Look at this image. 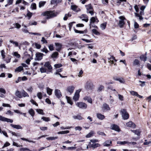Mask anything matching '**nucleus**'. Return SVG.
Masks as SVG:
<instances>
[{
  "mask_svg": "<svg viewBox=\"0 0 151 151\" xmlns=\"http://www.w3.org/2000/svg\"><path fill=\"white\" fill-rule=\"evenodd\" d=\"M36 111L39 114L42 115H44V114L43 112V110L41 109H37Z\"/></svg>",
  "mask_w": 151,
  "mask_h": 151,
  "instance_id": "45",
  "label": "nucleus"
},
{
  "mask_svg": "<svg viewBox=\"0 0 151 151\" xmlns=\"http://www.w3.org/2000/svg\"><path fill=\"white\" fill-rule=\"evenodd\" d=\"M74 31L76 33H79L80 34H86L87 32V30L86 29L83 31H79L76 30V29H74Z\"/></svg>",
  "mask_w": 151,
  "mask_h": 151,
  "instance_id": "24",
  "label": "nucleus"
},
{
  "mask_svg": "<svg viewBox=\"0 0 151 151\" xmlns=\"http://www.w3.org/2000/svg\"><path fill=\"white\" fill-rule=\"evenodd\" d=\"M76 106L80 108L85 109L87 108V104L83 102H78L76 104Z\"/></svg>",
  "mask_w": 151,
  "mask_h": 151,
  "instance_id": "5",
  "label": "nucleus"
},
{
  "mask_svg": "<svg viewBox=\"0 0 151 151\" xmlns=\"http://www.w3.org/2000/svg\"><path fill=\"white\" fill-rule=\"evenodd\" d=\"M120 19L119 24V25L121 28L122 27L124 24V20L125 19V18L123 16H120L119 17Z\"/></svg>",
  "mask_w": 151,
  "mask_h": 151,
  "instance_id": "6",
  "label": "nucleus"
},
{
  "mask_svg": "<svg viewBox=\"0 0 151 151\" xmlns=\"http://www.w3.org/2000/svg\"><path fill=\"white\" fill-rule=\"evenodd\" d=\"M92 31L93 33L96 35H99L100 34V33L96 29H93Z\"/></svg>",
  "mask_w": 151,
  "mask_h": 151,
  "instance_id": "44",
  "label": "nucleus"
},
{
  "mask_svg": "<svg viewBox=\"0 0 151 151\" xmlns=\"http://www.w3.org/2000/svg\"><path fill=\"white\" fill-rule=\"evenodd\" d=\"M100 145L98 143H94L91 145V147L93 148H95L100 146Z\"/></svg>",
  "mask_w": 151,
  "mask_h": 151,
  "instance_id": "36",
  "label": "nucleus"
},
{
  "mask_svg": "<svg viewBox=\"0 0 151 151\" xmlns=\"http://www.w3.org/2000/svg\"><path fill=\"white\" fill-rule=\"evenodd\" d=\"M93 87V84L90 81H88L85 84V88L88 90H92Z\"/></svg>",
  "mask_w": 151,
  "mask_h": 151,
  "instance_id": "3",
  "label": "nucleus"
},
{
  "mask_svg": "<svg viewBox=\"0 0 151 151\" xmlns=\"http://www.w3.org/2000/svg\"><path fill=\"white\" fill-rule=\"evenodd\" d=\"M87 11H88L89 9H92V7L91 4H88V5H86Z\"/></svg>",
  "mask_w": 151,
  "mask_h": 151,
  "instance_id": "40",
  "label": "nucleus"
},
{
  "mask_svg": "<svg viewBox=\"0 0 151 151\" xmlns=\"http://www.w3.org/2000/svg\"><path fill=\"white\" fill-rule=\"evenodd\" d=\"M126 125L127 126L134 128L135 127L136 125L134 124L132 121L126 123Z\"/></svg>",
  "mask_w": 151,
  "mask_h": 151,
  "instance_id": "14",
  "label": "nucleus"
},
{
  "mask_svg": "<svg viewBox=\"0 0 151 151\" xmlns=\"http://www.w3.org/2000/svg\"><path fill=\"white\" fill-rule=\"evenodd\" d=\"M69 28H75V27H83L84 26V25L82 24H76L75 22H73L70 23L69 24Z\"/></svg>",
  "mask_w": 151,
  "mask_h": 151,
  "instance_id": "2",
  "label": "nucleus"
},
{
  "mask_svg": "<svg viewBox=\"0 0 151 151\" xmlns=\"http://www.w3.org/2000/svg\"><path fill=\"white\" fill-rule=\"evenodd\" d=\"M130 93L132 95L135 96H137L138 94L137 92L134 91H130Z\"/></svg>",
  "mask_w": 151,
  "mask_h": 151,
  "instance_id": "55",
  "label": "nucleus"
},
{
  "mask_svg": "<svg viewBox=\"0 0 151 151\" xmlns=\"http://www.w3.org/2000/svg\"><path fill=\"white\" fill-rule=\"evenodd\" d=\"M81 19H82V20L85 21L87 22L88 20V16L86 14H83L80 17Z\"/></svg>",
  "mask_w": 151,
  "mask_h": 151,
  "instance_id": "13",
  "label": "nucleus"
},
{
  "mask_svg": "<svg viewBox=\"0 0 151 151\" xmlns=\"http://www.w3.org/2000/svg\"><path fill=\"white\" fill-rule=\"evenodd\" d=\"M122 113V116L124 119H128L129 115L127 113L125 109H123L121 111Z\"/></svg>",
  "mask_w": 151,
  "mask_h": 151,
  "instance_id": "4",
  "label": "nucleus"
},
{
  "mask_svg": "<svg viewBox=\"0 0 151 151\" xmlns=\"http://www.w3.org/2000/svg\"><path fill=\"white\" fill-rule=\"evenodd\" d=\"M140 59L144 62L146 61L147 59V57L144 55H141L140 57Z\"/></svg>",
  "mask_w": 151,
  "mask_h": 151,
  "instance_id": "31",
  "label": "nucleus"
},
{
  "mask_svg": "<svg viewBox=\"0 0 151 151\" xmlns=\"http://www.w3.org/2000/svg\"><path fill=\"white\" fill-rule=\"evenodd\" d=\"M15 95L19 98H22V96L21 94V92H20L18 90H17L15 93Z\"/></svg>",
  "mask_w": 151,
  "mask_h": 151,
  "instance_id": "20",
  "label": "nucleus"
},
{
  "mask_svg": "<svg viewBox=\"0 0 151 151\" xmlns=\"http://www.w3.org/2000/svg\"><path fill=\"white\" fill-rule=\"evenodd\" d=\"M77 7V6L76 5H72L71 6V9L73 11H76Z\"/></svg>",
  "mask_w": 151,
  "mask_h": 151,
  "instance_id": "58",
  "label": "nucleus"
},
{
  "mask_svg": "<svg viewBox=\"0 0 151 151\" xmlns=\"http://www.w3.org/2000/svg\"><path fill=\"white\" fill-rule=\"evenodd\" d=\"M29 113L32 116H34L35 114L34 110L32 109L29 110Z\"/></svg>",
  "mask_w": 151,
  "mask_h": 151,
  "instance_id": "37",
  "label": "nucleus"
},
{
  "mask_svg": "<svg viewBox=\"0 0 151 151\" xmlns=\"http://www.w3.org/2000/svg\"><path fill=\"white\" fill-rule=\"evenodd\" d=\"M94 134V132L93 131H91L86 136L87 138H89L92 136Z\"/></svg>",
  "mask_w": 151,
  "mask_h": 151,
  "instance_id": "35",
  "label": "nucleus"
},
{
  "mask_svg": "<svg viewBox=\"0 0 151 151\" xmlns=\"http://www.w3.org/2000/svg\"><path fill=\"white\" fill-rule=\"evenodd\" d=\"M69 132V131L68 130L65 131H60L59 132H58V134H66L67 133H68Z\"/></svg>",
  "mask_w": 151,
  "mask_h": 151,
  "instance_id": "42",
  "label": "nucleus"
},
{
  "mask_svg": "<svg viewBox=\"0 0 151 151\" xmlns=\"http://www.w3.org/2000/svg\"><path fill=\"white\" fill-rule=\"evenodd\" d=\"M45 1H41L39 2V7L40 8L43 6L46 3Z\"/></svg>",
  "mask_w": 151,
  "mask_h": 151,
  "instance_id": "39",
  "label": "nucleus"
},
{
  "mask_svg": "<svg viewBox=\"0 0 151 151\" xmlns=\"http://www.w3.org/2000/svg\"><path fill=\"white\" fill-rule=\"evenodd\" d=\"M44 66L45 67H46L48 68L49 70V72H50L51 71V70L52 69V67L49 62H46Z\"/></svg>",
  "mask_w": 151,
  "mask_h": 151,
  "instance_id": "12",
  "label": "nucleus"
},
{
  "mask_svg": "<svg viewBox=\"0 0 151 151\" xmlns=\"http://www.w3.org/2000/svg\"><path fill=\"white\" fill-rule=\"evenodd\" d=\"M58 138V137H47L46 138V139L48 140H55V139H57Z\"/></svg>",
  "mask_w": 151,
  "mask_h": 151,
  "instance_id": "43",
  "label": "nucleus"
},
{
  "mask_svg": "<svg viewBox=\"0 0 151 151\" xmlns=\"http://www.w3.org/2000/svg\"><path fill=\"white\" fill-rule=\"evenodd\" d=\"M9 42L10 43H12L15 46V47H18V46H19L18 43L17 42L14 41L12 40H10Z\"/></svg>",
  "mask_w": 151,
  "mask_h": 151,
  "instance_id": "38",
  "label": "nucleus"
},
{
  "mask_svg": "<svg viewBox=\"0 0 151 151\" xmlns=\"http://www.w3.org/2000/svg\"><path fill=\"white\" fill-rule=\"evenodd\" d=\"M60 0H51V4H57L59 2Z\"/></svg>",
  "mask_w": 151,
  "mask_h": 151,
  "instance_id": "53",
  "label": "nucleus"
},
{
  "mask_svg": "<svg viewBox=\"0 0 151 151\" xmlns=\"http://www.w3.org/2000/svg\"><path fill=\"white\" fill-rule=\"evenodd\" d=\"M37 96L40 99H41L42 98V93L41 92H38L37 94Z\"/></svg>",
  "mask_w": 151,
  "mask_h": 151,
  "instance_id": "48",
  "label": "nucleus"
},
{
  "mask_svg": "<svg viewBox=\"0 0 151 151\" xmlns=\"http://www.w3.org/2000/svg\"><path fill=\"white\" fill-rule=\"evenodd\" d=\"M12 54L14 56L16 57L17 58H19L21 56L17 52H14Z\"/></svg>",
  "mask_w": 151,
  "mask_h": 151,
  "instance_id": "34",
  "label": "nucleus"
},
{
  "mask_svg": "<svg viewBox=\"0 0 151 151\" xmlns=\"http://www.w3.org/2000/svg\"><path fill=\"white\" fill-rule=\"evenodd\" d=\"M97 118L101 120H102L105 118V116L104 115L100 113L97 114Z\"/></svg>",
  "mask_w": 151,
  "mask_h": 151,
  "instance_id": "27",
  "label": "nucleus"
},
{
  "mask_svg": "<svg viewBox=\"0 0 151 151\" xmlns=\"http://www.w3.org/2000/svg\"><path fill=\"white\" fill-rule=\"evenodd\" d=\"M66 99L67 100L68 102L71 105H72L73 103L70 99V97L66 96Z\"/></svg>",
  "mask_w": 151,
  "mask_h": 151,
  "instance_id": "52",
  "label": "nucleus"
},
{
  "mask_svg": "<svg viewBox=\"0 0 151 151\" xmlns=\"http://www.w3.org/2000/svg\"><path fill=\"white\" fill-rule=\"evenodd\" d=\"M20 150L21 151H31L29 149L26 148H21L20 149Z\"/></svg>",
  "mask_w": 151,
  "mask_h": 151,
  "instance_id": "62",
  "label": "nucleus"
},
{
  "mask_svg": "<svg viewBox=\"0 0 151 151\" xmlns=\"http://www.w3.org/2000/svg\"><path fill=\"white\" fill-rule=\"evenodd\" d=\"M55 44L56 46V50L58 51H59L62 47V45L58 43H56Z\"/></svg>",
  "mask_w": 151,
  "mask_h": 151,
  "instance_id": "21",
  "label": "nucleus"
},
{
  "mask_svg": "<svg viewBox=\"0 0 151 151\" xmlns=\"http://www.w3.org/2000/svg\"><path fill=\"white\" fill-rule=\"evenodd\" d=\"M120 83H125V81L123 78H119L118 81Z\"/></svg>",
  "mask_w": 151,
  "mask_h": 151,
  "instance_id": "64",
  "label": "nucleus"
},
{
  "mask_svg": "<svg viewBox=\"0 0 151 151\" xmlns=\"http://www.w3.org/2000/svg\"><path fill=\"white\" fill-rule=\"evenodd\" d=\"M42 14L43 16H46V18L48 19L56 17L57 14L54 11H47L43 12Z\"/></svg>",
  "mask_w": 151,
  "mask_h": 151,
  "instance_id": "1",
  "label": "nucleus"
},
{
  "mask_svg": "<svg viewBox=\"0 0 151 151\" xmlns=\"http://www.w3.org/2000/svg\"><path fill=\"white\" fill-rule=\"evenodd\" d=\"M90 28H91V27L95 28H97V27L94 24V23H90Z\"/></svg>",
  "mask_w": 151,
  "mask_h": 151,
  "instance_id": "60",
  "label": "nucleus"
},
{
  "mask_svg": "<svg viewBox=\"0 0 151 151\" xmlns=\"http://www.w3.org/2000/svg\"><path fill=\"white\" fill-rule=\"evenodd\" d=\"M46 90L47 93L48 95H50L52 94L53 91L52 89H51L48 87H47L46 88Z\"/></svg>",
  "mask_w": 151,
  "mask_h": 151,
  "instance_id": "28",
  "label": "nucleus"
},
{
  "mask_svg": "<svg viewBox=\"0 0 151 151\" xmlns=\"http://www.w3.org/2000/svg\"><path fill=\"white\" fill-rule=\"evenodd\" d=\"M41 119L45 122H48L50 121V119L49 117L43 116L41 118Z\"/></svg>",
  "mask_w": 151,
  "mask_h": 151,
  "instance_id": "46",
  "label": "nucleus"
},
{
  "mask_svg": "<svg viewBox=\"0 0 151 151\" xmlns=\"http://www.w3.org/2000/svg\"><path fill=\"white\" fill-rule=\"evenodd\" d=\"M0 120L3 122H7L12 123L13 120L12 119L5 118L0 115Z\"/></svg>",
  "mask_w": 151,
  "mask_h": 151,
  "instance_id": "7",
  "label": "nucleus"
},
{
  "mask_svg": "<svg viewBox=\"0 0 151 151\" xmlns=\"http://www.w3.org/2000/svg\"><path fill=\"white\" fill-rule=\"evenodd\" d=\"M108 60L109 62L111 63V64H112L114 63V60H115V61H116L115 57L111 56L110 58H108Z\"/></svg>",
  "mask_w": 151,
  "mask_h": 151,
  "instance_id": "22",
  "label": "nucleus"
},
{
  "mask_svg": "<svg viewBox=\"0 0 151 151\" xmlns=\"http://www.w3.org/2000/svg\"><path fill=\"white\" fill-rule=\"evenodd\" d=\"M96 21V18L94 17H92L90 20V23H94Z\"/></svg>",
  "mask_w": 151,
  "mask_h": 151,
  "instance_id": "59",
  "label": "nucleus"
},
{
  "mask_svg": "<svg viewBox=\"0 0 151 151\" xmlns=\"http://www.w3.org/2000/svg\"><path fill=\"white\" fill-rule=\"evenodd\" d=\"M111 128L112 129L116 131L119 132V127L116 125L112 124L111 126Z\"/></svg>",
  "mask_w": 151,
  "mask_h": 151,
  "instance_id": "15",
  "label": "nucleus"
},
{
  "mask_svg": "<svg viewBox=\"0 0 151 151\" xmlns=\"http://www.w3.org/2000/svg\"><path fill=\"white\" fill-rule=\"evenodd\" d=\"M112 142L110 140H108L106 141L104 143V146L109 147L110 146V144H111Z\"/></svg>",
  "mask_w": 151,
  "mask_h": 151,
  "instance_id": "26",
  "label": "nucleus"
},
{
  "mask_svg": "<svg viewBox=\"0 0 151 151\" xmlns=\"http://www.w3.org/2000/svg\"><path fill=\"white\" fill-rule=\"evenodd\" d=\"M102 108L104 110H110V109L109 105L106 103L103 104Z\"/></svg>",
  "mask_w": 151,
  "mask_h": 151,
  "instance_id": "18",
  "label": "nucleus"
},
{
  "mask_svg": "<svg viewBox=\"0 0 151 151\" xmlns=\"http://www.w3.org/2000/svg\"><path fill=\"white\" fill-rule=\"evenodd\" d=\"M83 99L85 101H87L89 103L91 104L92 103V99L90 97L86 96L83 98Z\"/></svg>",
  "mask_w": 151,
  "mask_h": 151,
  "instance_id": "19",
  "label": "nucleus"
},
{
  "mask_svg": "<svg viewBox=\"0 0 151 151\" xmlns=\"http://www.w3.org/2000/svg\"><path fill=\"white\" fill-rule=\"evenodd\" d=\"M71 16V15L70 12L67 14H65L63 19L64 20H66L68 18L70 17Z\"/></svg>",
  "mask_w": 151,
  "mask_h": 151,
  "instance_id": "30",
  "label": "nucleus"
},
{
  "mask_svg": "<svg viewBox=\"0 0 151 151\" xmlns=\"http://www.w3.org/2000/svg\"><path fill=\"white\" fill-rule=\"evenodd\" d=\"M139 65V61L138 59H135L133 61V65Z\"/></svg>",
  "mask_w": 151,
  "mask_h": 151,
  "instance_id": "33",
  "label": "nucleus"
},
{
  "mask_svg": "<svg viewBox=\"0 0 151 151\" xmlns=\"http://www.w3.org/2000/svg\"><path fill=\"white\" fill-rule=\"evenodd\" d=\"M107 23L105 22L101 24L100 27L102 28H105L106 27Z\"/></svg>",
  "mask_w": 151,
  "mask_h": 151,
  "instance_id": "51",
  "label": "nucleus"
},
{
  "mask_svg": "<svg viewBox=\"0 0 151 151\" xmlns=\"http://www.w3.org/2000/svg\"><path fill=\"white\" fill-rule=\"evenodd\" d=\"M40 71L42 73H45L46 72L47 69L44 68H41L40 69Z\"/></svg>",
  "mask_w": 151,
  "mask_h": 151,
  "instance_id": "56",
  "label": "nucleus"
},
{
  "mask_svg": "<svg viewBox=\"0 0 151 151\" xmlns=\"http://www.w3.org/2000/svg\"><path fill=\"white\" fill-rule=\"evenodd\" d=\"M55 96L58 98H60L62 96L61 93L60 91L58 89L55 90Z\"/></svg>",
  "mask_w": 151,
  "mask_h": 151,
  "instance_id": "11",
  "label": "nucleus"
},
{
  "mask_svg": "<svg viewBox=\"0 0 151 151\" xmlns=\"http://www.w3.org/2000/svg\"><path fill=\"white\" fill-rule=\"evenodd\" d=\"M132 132L134 133L135 134L137 135L138 136H139L140 135V131L139 130L137 129L136 130H131Z\"/></svg>",
  "mask_w": 151,
  "mask_h": 151,
  "instance_id": "29",
  "label": "nucleus"
},
{
  "mask_svg": "<svg viewBox=\"0 0 151 151\" xmlns=\"http://www.w3.org/2000/svg\"><path fill=\"white\" fill-rule=\"evenodd\" d=\"M10 126L13 128L17 129H22V127L19 125H14L11 124Z\"/></svg>",
  "mask_w": 151,
  "mask_h": 151,
  "instance_id": "16",
  "label": "nucleus"
},
{
  "mask_svg": "<svg viewBox=\"0 0 151 151\" xmlns=\"http://www.w3.org/2000/svg\"><path fill=\"white\" fill-rule=\"evenodd\" d=\"M23 70V67L19 66L15 69V72H20Z\"/></svg>",
  "mask_w": 151,
  "mask_h": 151,
  "instance_id": "32",
  "label": "nucleus"
},
{
  "mask_svg": "<svg viewBox=\"0 0 151 151\" xmlns=\"http://www.w3.org/2000/svg\"><path fill=\"white\" fill-rule=\"evenodd\" d=\"M73 118L74 119H77L79 120H81L83 119V117L81 116V114H78L76 115L73 116Z\"/></svg>",
  "mask_w": 151,
  "mask_h": 151,
  "instance_id": "17",
  "label": "nucleus"
},
{
  "mask_svg": "<svg viewBox=\"0 0 151 151\" xmlns=\"http://www.w3.org/2000/svg\"><path fill=\"white\" fill-rule=\"evenodd\" d=\"M43 54L42 53L38 52L36 54V58H35V60H41L42 58Z\"/></svg>",
  "mask_w": 151,
  "mask_h": 151,
  "instance_id": "9",
  "label": "nucleus"
},
{
  "mask_svg": "<svg viewBox=\"0 0 151 151\" xmlns=\"http://www.w3.org/2000/svg\"><path fill=\"white\" fill-rule=\"evenodd\" d=\"M62 66V65L60 64H57L54 65V67L56 68H60Z\"/></svg>",
  "mask_w": 151,
  "mask_h": 151,
  "instance_id": "57",
  "label": "nucleus"
},
{
  "mask_svg": "<svg viewBox=\"0 0 151 151\" xmlns=\"http://www.w3.org/2000/svg\"><path fill=\"white\" fill-rule=\"evenodd\" d=\"M48 47L49 50L50 51H52L54 50V47L53 44H50L48 45Z\"/></svg>",
  "mask_w": 151,
  "mask_h": 151,
  "instance_id": "47",
  "label": "nucleus"
},
{
  "mask_svg": "<svg viewBox=\"0 0 151 151\" xmlns=\"http://www.w3.org/2000/svg\"><path fill=\"white\" fill-rule=\"evenodd\" d=\"M41 41V42H42L43 43H47V40L45 39L44 37H42Z\"/></svg>",
  "mask_w": 151,
  "mask_h": 151,
  "instance_id": "63",
  "label": "nucleus"
},
{
  "mask_svg": "<svg viewBox=\"0 0 151 151\" xmlns=\"http://www.w3.org/2000/svg\"><path fill=\"white\" fill-rule=\"evenodd\" d=\"M0 93H3V94H6V91L5 89L3 88H0Z\"/></svg>",
  "mask_w": 151,
  "mask_h": 151,
  "instance_id": "50",
  "label": "nucleus"
},
{
  "mask_svg": "<svg viewBox=\"0 0 151 151\" xmlns=\"http://www.w3.org/2000/svg\"><path fill=\"white\" fill-rule=\"evenodd\" d=\"M58 54V53L57 52H54L52 55L51 57L52 58H56Z\"/></svg>",
  "mask_w": 151,
  "mask_h": 151,
  "instance_id": "41",
  "label": "nucleus"
},
{
  "mask_svg": "<svg viewBox=\"0 0 151 151\" xmlns=\"http://www.w3.org/2000/svg\"><path fill=\"white\" fill-rule=\"evenodd\" d=\"M41 51L46 53L49 52V51L48 50L47 48L45 47L43 49H42Z\"/></svg>",
  "mask_w": 151,
  "mask_h": 151,
  "instance_id": "54",
  "label": "nucleus"
},
{
  "mask_svg": "<svg viewBox=\"0 0 151 151\" xmlns=\"http://www.w3.org/2000/svg\"><path fill=\"white\" fill-rule=\"evenodd\" d=\"M35 45L36 48L38 49H40L41 47V46L40 44L37 43H35Z\"/></svg>",
  "mask_w": 151,
  "mask_h": 151,
  "instance_id": "61",
  "label": "nucleus"
},
{
  "mask_svg": "<svg viewBox=\"0 0 151 151\" xmlns=\"http://www.w3.org/2000/svg\"><path fill=\"white\" fill-rule=\"evenodd\" d=\"M128 142L126 141H118L117 142V143L118 144H119L120 145H124L125 144H127L128 143Z\"/></svg>",
  "mask_w": 151,
  "mask_h": 151,
  "instance_id": "49",
  "label": "nucleus"
},
{
  "mask_svg": "<svg viewBox=\"0 0 151 151\" xmlns=\"http://www.w3.org/2000/svg\"><path fill=\"white\" fill-rule=\"evenodd\" d=\"M21 94L22 97H29V95L24 90H22L21 91Z\"/></svg>",
  "mask_w": 151,
  "mask_h": 151,
  "instance_id": "25",
  "label": "nucleus"
},
{
  "mask_svg": "<svg viewBox=\"0 0 151 151\" xmlns=\"http://www.w3.org/2000/svg\"><path fill=\"white\" fill-rule=\"evenodd\" d=\"M81 90L80 89L77 90L75 94V95L73 97V99L75 101L78 100L79 96V93Z\"/></svg>",
  "mask_w": 151,
  "mask_h": 151,
  "instance_id": "8",
  "label": "nucleus"
},
{
  "mask_svg": "<svg viewBox=\"0 0 151 151\" xmlns=\"http://www.w3.org/2000/svg\"><path fill=\"white\" fill-rule=\"evenodd\" d=\"M108 60L109 62L111 63V64H112L114 63V60H115V61H116L115 57L111 56L110 58H108Z\"/></svg>",
  "mask_w": 151,
  "mask_h": 151,
  "instance_id": "23",
  "label": "nucleus"
},
{
  "mask_svg": "<svg viewBox=\"0 0 151 151\" xmlns=\"http://www.w3.org/2000/svg\"><path fill=\"white\" fill-rule=\"evenodd\" d=\"M74 88L73 86H70L67 88L66 91L70 93V94H71L73 92Z\"/></svg>",
  "mask_w": 151,
  "mask_h": 151,
  "instance_id": "10",
  "label": "nucleus"
}]
</instances>
